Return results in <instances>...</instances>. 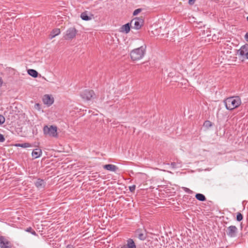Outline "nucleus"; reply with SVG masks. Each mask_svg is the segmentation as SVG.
<instances>
[{
	"mask_svg": "<svg viewBox=\"0 0 248 248\" xmlns=\"http://www.w3.org/2000/svg\"><path fill=\"white\" fill-rule=\"evenodd\" d=\"M223 103L227 109L232 110L241 104V100L238 96H232L225 99Z\"/></svg>",
	"mask_w": 248,
	"mask_h": 248,
	"instance_id": "f257e3e1",
	"label": "nucleus"
},
{
	"mask_svg": "<svg viewBox=\"0 0 248 248\" xmlns=\"http://www.w3.org/2000/svg\"><path fill=\"white\" fill-rule=\"evenodd\" d=\"M145 48L141 46L132 50L130 52L131 58L133 61H138L142 59L145 53Z\"/></svg>",
	"mask_w": 248,
	"mask_h": 248,
	"instance_id": "f03ea898",
	"label": "nucleus"
},
{
	"mask_svg": "<svg viewBox=\"0 0 248 248\" xmlns=\"http://www.w3.org/2000/svg\"><path fill=\"white\" fill-rule=\"evenodd\" d=\"M57 127L54 125H45L43 128V132L44 135L49 136L52 137H57Z\"/></svg>",
	"mask_w": 248,
	"mask_h": 248,
	"instance_id": "7ed1b4c3",
	"label": "nucleus"
},
{
	"mask_svg": "<svg viewBox=\"0 0 248 248\" xmlns=\"http://www.w3.org/2000/svg\"><path fill=\"white\" fill-rule=\"evenodd\" d=\"M82 99L86 100H90L92 98L95 97V93L93 90H85L80 93Z\"/></svg>",
	"mask_w": 248,
	"mask_h": 248,
	"instance_id": "20e7f679",
	"label": "nucleus"
},
{
	"mask_svg": "<svg viewBox=\"0 0 248 248\" xmlns=\"http://www.w3.org/2000/svg\"><path fill=\"white\" fill-rule=\"evenodd\" d=\"M237 54L243 59H248V45L242 46L238 50Z\"/></svg>",
	"mask_w": 248,
	"mask_h": 248,
	"instance_id": "39448f33",
	"label": "nucleus"
},
{
	"mask_svg": "<svg viewBox=\"0 0 248 248\" xmlns=\"http://www.w3.org/2000/svg\"><path fill=\"white\" fill-rule=\"evenodd\" d=\"M238 232V229L235 226L231 225L226 230L227 235L230 237H235Z\"/></svg>",
	"mask_w": 248,
	"mask_h": 248,
	"instance_id": "423d86ee",
	"label": "nucleus"
},
{
	"mask_svg": "<svg viewBox=\"0 0 248 248\" xmlns=\"http://www.w3.org/2000/svg\"><path fill=\"white\" fill-rule=\"evenodd\" d=\"M143 19L141 17L135 18L130 22L131 25L134 24L133 28L139 30L143 25Z\"/></svg>",
	"mask_w": 248,
	"mask_h": 248,
	"instance_id": "0eeeda50",
	"label": "nucleus"
},
{
	"mask_svg": "<svg viewBox=\"0 0 248 248\" xmlns=\"http://www.w3.org/2000/svg\"><path fill=\"white\" fill-rule=\"evenodd\" d=\"M77 32L75 28H70L66 31L64 37L66 40H71L76 36Z\"/></svg>",
	"mask_w": 248,
	"mask_h": 248,
	"instance_id": "6e6552de",
	"label": "nucleus"
},
{
	"mask_svg": "<svg viewBox=\"0 0 248 248\" xmlns=\"http://www.w3.org/2000/svg\"><path fill=\"white\" fill-rule=\"evenodd\" d=\"M0 248H12L11 243L3 236H0Z\"/></svg>",
	"mask_w": 248,
	"mask_h": 248,
	"instance_id": "1a4fd4ad",
	"label": "nucleus"
},
{
	"mask_svg": "<svg viewBox=\"0 0 248 248\" xmlns=\"http://www.w3.org/2000/svg\"><path fill=\"white\" fill-rule=\"evenodd\" d=\"M43 101L45 104L50 106L53 104L54 99L51 96L48 94H46L43 96Z\"/></svg>",
	"mask_w": 248,
	"mask_h": 248,
	"instance_id": "9d476101",
	"label": "nucleus"
},
{
	"mask_svg": "<svg viewBox=\"0 0 248 248\" xmlns=\"http://www.w3.org/2000/svg\"><path fill=\"white\" fill-rule=\"evenodd\" d=\"M126 242V244L123 245L121 248H137L136 244L132 239L129 238Z\"/></svg>",
	"mask_w": 248,
	"mask_h": 248,
	"instance_id": "9b49d317",
	"label": "nucleus"
},
{
	"mask_svg": "<svg viewBox=\"0 0 248 248\" xmlns=\"http://www.w3.org/2000/svg\"><path fill=\"white\" fill-rule=\"evenodd\" d=\"M131 26V23H127L120 28V31L127 34L130 31Z\"/></svg>",
	"mask_w": 248,
	"mask_h": 248,
	"instance_id": "f8f14e48",
	"label": "nucleus"
},
{
	"mask_svg": "<svg viewBox=\"0 0 248 248\" xmlns=\"http://www.w3.org/2000/svg\"><path fill=\"white\" fill-rule=\"evenodd\" d=\"M35 186L38 189L43 188L45 186V182L43 179H38L34 183Z\"/></svg>",
	"mask_w": 248,
	"mask_h": 248,
	"instance_id": "ddd939ff",
	"label": "nucleus"
},
{
	"mask_svg": "<svg viewBox=\"0 0 248 248\" xmlns=\"http://www.w3.org/2000/svg\"><path fill=\"white\" fill-rule=\"evenodd\" d=\"M103 168L111 171L115 172L118 170L116 166L112 164H107L103 166Z\"/></svg>",
	"mask_w": 248,
	"mask_h": 248,
	"instance_id": "4468645a",
	"label": "nucleus"
},
{
	"mask_svg": "<svg viewBox=\"0 0 248 248\" xmlns=\"http://www.w3.org/2000/svg\"><path fill=\"white\" fill-rule=\"evenodd\" d=\"M93 16L92 15H91V16H89L88 15V13L87 11L82 13L80 15V17L81 19L85 21L91 20Z\"/></svg>",
	"mask_w": 248,
	"mask_h": 248,
	"instance_id": "2eb2a0df",
	"label": "nucleus"
},
{
	"mask_svg": "<svg viewBox=\"0 0 248 248\" xmlns=\"http://www.w3.org/2000/svg\"><path fill=\"white\" fill-rule=\"evenodd\" d=\"M42 154V150L40 149L37 148L33 150L32 152V156L34 158L39 157Z\"/></svg>",
	"mask_w": 248,
	"mask_h": 248,
	"instance_id": "dca6fc26",
	"label": "nucleus"
},
{
	"mask_svg": "<svg viewBox=\"0 0 248 248\" xmlns=\"http://www.w3.org/2000/svg\"><path fill=\"white\" fill-rule=\"evenodd\" d=\"M135 234L137 237L141 240H144L146 238V235L144 233L140 232V230H138L136 231Z\"/></svg>",
	"mask_w": 248,
	"mask_h": 248,
	"instance_id": "f3484780",
	"label": "nucleus"
},
{
	"mask_svg": "<svg viewBox=\"0 0 248 248\" xmlns=\"http://www.w3.org/2000/svg\"><path fill=\"white\" fill-rule=\"evenodd\" d=\"M61 32L60 30L59 29H55L52 30L51 33L49 34V38L52 39L56 36L59 35Z\"/></svg>",
	"mask_w": 248,
	"mask_h": 248,
	"instance_id": "a211bd4d",
	"label": "nucleus"
},
{
	"mask_svg": "<svg viewBox=\"0 0 248 248\" xmlns=\"http://www.w3.org/2000/svg\"><path fill=\"white\" fill-rule=\"evenodd\" d=\"M28 73L29 75L31 76V77L33 78H37L38 75V72L34 69H29L28 70Z\"/></svg>",
	"mask_w": 248,
	"mask_h": 248,
	"instance_id": "6ab92c4d",
	"label": "nucleus"
},
{
	"mask_svg": "<svg viewBox=\"0 0 248 248\" xmlns=\"http://www.w3.org/2000/svg\"><path fill=\"white\" fill-rule=\"evenodd\" d=\"M195 197L198 200L201 202L206 201V198L205 196L201 193L196 194V195H195Z\"/></svg>",
	"mask_w": 248,
	"mask_h": 248,
	"instance_id": "aec40b11",
	"label": "nucleus"
},
{
	"mask_svg": "<svg viewBox=\"0 0 248 248\" xmlns=\"http://www.w3.org/2000/svg\"><path fill=\"white\" fill-rule=\"evenodd\" d=\"M16 146L20 147L22 148H28L31 147V145L29 143H18L16 144Z\"/></svg>",
	"mask_w": 248,
	"mask_h": 248,
	"instance_id": "412c9836",
	"label": "nucleus"
},
{
	"mask_svg": "<svg viewBox=\"0 0 248 248\" xmlns=\"http://www.w3.org/2000/svg\"><path fill=\"white\" fill-rule=\"evenodd\" d=\"M25 231L27 232L31 233L33 235H35V236L37 235V234L36 233V232L31 227L27 228L25 230Z\"/></svg>",
	"mask_w": 248,
	"mask_h": 248,
	"instance_id": "4be33fe9",
	"label": "nucleus"
},
{
	"mask_svg": "<svg viewBox=\"0 0 248 248\" xmlns=\"http://www.w3.org/2000/svg\"><path fill=\"white\" fill-rule=\"evenodd\" d=\"M203 125L207 128H209L212 126V123L210 121H206L204 123Z\"/></svg>",
	"mask_w": 248,
	"mask_h": 248,
	"instance_id": "5701e85b",
	"label": "nucleus"
},
{
	"mask_svg": "<svg viewBox=\"0 0 248 248\" xmlns=\"http://www.w3.org/2000/svg\"><path fill=\"white\" fill-rule=\"evenodd\" d=\"M236 219L238 221H240L243 219V216L240 213H238L236 216Z\"/></svg>",
	"mask_w": 248,
	"mask_h": 248,
	"instance_id": "b1692460",
	"label": "nucleus"
},
{
	"mask_svg": "<svg viewBox=\"0 0 248 248\" xmlns=\"http://www.w3.org/2000/svg\"><path fill=\"white\" fill-rule=\"evenodd\" d=\"M5 118L1 115H0V125L3 124L5 122Z\"/></svg>",
	"mask_w": 248,
	"mask_h": 248,
	"instance_id": "393cba45",
	"label": "nucleus"
},
{
	"mask_svg": "<svg viewBox=\"0 0 248 248\" xmlns=\"http://www.w3.org/2000/svg\"><path fill=\"white\" fill-rule=\"evenodd\" d=\"M135 188H136L135 185H132L131 186H129V189L131 192H134Z\"/></svg>",
	"mask_w": 248,
	"mask_h": 248,
	"instance_id": "a878e982",
	"label": "nucleus"
},
{
	"mask_svg": "<svg viewBox=\"0 0 248 248\" xmlns=\"http://www.w3.org/2000/svg\"><path fill=\"white\" fill-rule=\"evenodd\" d=\"M141 10L140 9H137L135 10L133 12V15L134 16L137 15L138 14H139L141 12Z\"/></svg>",
	"mask_w": 248,
	"mask_h": 248,
	"instance_id": "bb28decb",
	"label": "nucleus"
},
{
	"mask_svg": "<svg viewBox=\"0 0 248 248\" xmlns=\"http://www.w3.org/2000/svg\"><path fill=\"white\" fill-rule=\"evenodd\" d=\"M5 141V138L4 137V136L0 133V142H3Z\"/></svg>",
	"mask_w": 248,
	"mask_h": 248,
	"instance_id": "cd10ccee",
	"label": "nucleus"
},
{
	"mask_svg": "<svg viewBox=\"0 0 248 248\" xmlns=\"http://www.w3.org/2000/svg\"><path fill=\"white\" fill-rule=\"evenodd\" d=\"M184 189L185 191L186 192H187V193H191L192 192V191L188 188L184 187Z\"/></svg>",
	"mask_w": 248,
	"mask_h": 248,
	"instance_id": "c85d7f7f",
	"label": "nucleus"
},
{
	"mask_svg": "<svg viewBox=\"0 0 248 248\" xmlns=\"http://www.w3.org/2000/svg\"><path fill=\"white\" fill-rule=\"evenodd\" d=\"M245 40L248 42V32H247L245 35Z\"/></svg>",
	"mask_w": 248,
	"mask_h": 248,
	"instance_id": "c756f323",
	"label": "nucleus"
},
{
	"mask_svg": "<svg viewBox=\"0 0 248 248\" xmlns=\"http://www.w3.org/2000/svg\"><path fill=\"white\" fill-rule=\"evenodd\" d=\"M195 0H189V3L190 4H193Z\"/></svg>",
	"mask_w": 248,
	"mask_h": 248,
	"instance_id": "7c9ffc66",
	"label": "nucleus"
},
{
	"mask_svg": "<svg viewBox=\"0 0 248 248\" xmlns=\"http://www.w3.org/2000/svg\"><path fill=\"white\" fill-rule=\"evenodd\" d=\"M2 83H3L2 79L0 77V87H1L2 86Z\"/></svg>",
	"mask_w": 248,
	"mask_h": 248,
	"instance_id": "2f4dec72",
	"label": "nucleus"
},
{
	"mask_svg": "<svg viewBox=\"0 0 248 248\" xmlns=\"http://www.w3.org/2000/svg\"><path fill=\"white\" fill-rule=\"evenodd\" d=\"M66 248H73V246H71V245H68L67 247H66Z\"/></svg>",
	"mask_w": 248,
	"mask_h": 248,
	"instance_id": "473e14b6",
	"label": "nucleus"
},
{
	"mask_svg": "<svg viewBox=\"0 0 248 248\" xmlns=\"http://www.w3.org/2000/svg\"><path fill=\"white\" fill-rule=\"evenodd\" d=\"M220 35H221V34L219 32H218V37H217V38H218L219 37H221V36H219Z\"/></svg>",
	"mask_w": 248,
	"mask_h": 248,
	"instance_id": "72a5a7b5",
	"label": "nucleus"
},
{
	"mask_svg": "<svg viewBox=\"0 0 248 248\" xmlns=\"http://www.w3.org/2000/svg\"><path fill=\"white\" fill-rule=\"evenodd\" d=\"M213 38H214L215 39V38H216V35H215V34H214V35H213Z\"/></svg>",
	"mask_w": 248,
	"mask_h": 248,
	"instance_id": "f704fd0d",
	"label": "nucleus"
},
{
	"mask_svg": "<svg viewBox=\"0 0 248 248\" xmlns=\"http://www.w3.org/2000/svg\"><path fill=\"white\" fill-rule=\"evenodd\" d=\"M247 19L248 21V16L247 17Z\"/></svg>",
	"mask_w": 248,
	"mask_h": 248,
	"instance_id": "c9c22d12",
	"label": "nucleus"
}]
</instances>
